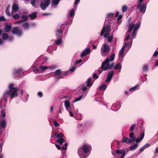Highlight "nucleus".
Returning a JSON list of instances; mask_svg holds the SVG:
<instances>
[{
	"label": "nucleus",
	"mask_w": 158,
	"mask_h": 158,
	"mask_svg": "<svg viewBox=\"0 0 158 158\" xmlns=\"http://www.w3.org/2000/svg\"><path fill=\"white\" fill-rule=\"evenodd\" d=\"M15 85L13 83L10 84L9 86V90H6L3 94L2 98L1 99L0 101L2 99L4 100V102L5 103H6L7 101L8 95H10V98L12 99L18 96L17 92L19 90V89L17 87H15Z\"/></svg>",
	"instance_id": "nucleus-1"
},
{
	"label": "nucleus",
	"mask_w": 158,
	"mask_h": 158,
	"mask_svg": "<svg viewBox=\"0 0 158 158\" xmlns=\"http://www.w3.org/2000/svg\"><path fill=\"white\" fill-rule=\"evenodd\" d=\"M91 146L89 144H84L78 149V153L81 158H86L89 156L88 153L91 151Z\"/></svg>",
	"instance_id": "nucleus-2"
},
{
	"label": "nucleus",
	"mask_w": 158,
	"mask_h": 158,
	"mask_svg": "<svg viewBox=\"0 0 158 158\" xmlns=\"http://www.w3.org/2000/svg\"><path fill=\"white\" fill-rule=\"evenodd\" d=\"M109 62L110 60L109 59H106L105 61L103 62L101 66V69H103V70L105 71L107 70L109 68L111 69L113 67L114 64L113 63H112L110 65V64H109Z\"/></svg>",
	"instance_id": "nucleus-3"
},
{
	"label": "nucleus",
	"mask_w": 158,
	"mask_h": 158,
	"mask_svg": "<svg viewBox=\"0 0 158 158\" xmlns=\"http://www.w3.org/2000/svg\"><path fill=\"white\" fill-rule=\"evenodd\" d=\"M23 70L21 69H19L15 70L13 74L15 78L18 79L21 78L23 74Z\"/></svg>",
	"instance_id": "nucleus-4"
},
{
	"label": "nucleus",
	"mask_w": 158,
	"mask_h": 158,
	"mask_svg": "<svg viewBox=\"0 0 158 158\" xmlns=\"http://www.w3.org/2000/svg\"><path fill=\"white\" fill-rule=\"evenodd\" d=\"M12 33L13 34L20 36L22 35V31L17 27H15L12 28Z\"/></svg>",
	"instance_id": "nucleus-5"
},
{
	"label": "nucleus",
	"mask_w": 158,
	"mask_h": 158,
	"mask_svg": "<svg viewBox=\"0 0 158 158\" xmlns=\"http://www.w3.org/2000/svg\"><path fill=\"white\" fill-rule=\"evenodd\" d=\"M110 48L108 45L106 44L102 45V47L101 49V52L102 56H104L105 54L107 53L108 52L110 51Z\"/></svg>",
	"instance_id": "nucleus-6"
},
{
	"label": "nucleus",
	"mask_w": 158,
	"mask_h": 158,
	"mask_svg": "<svg viewBox=\"0 0 158 158\" xmlns=\"http://www.w3.org/2000/svg\"><path fill=\"white\" fill-rule=\"evenodd\" d=\"M110 27L109 25H107L104 26L101 30L100 34L102 36L105 33H110Z\"/></svg>",
	"instance_id": "nucleus-7"
},
{
	"label": "nucleus",
	"mask_w": 158,
	"mask_h": 158,
	"mask_svg": "<svg viewBox=\"0 0 158 158\" xmlns=\"http://www.w3.org/2000/svg\"><path fill=\"white\" fill-rule=\"evenodd\" d=\"M137 8L139 9L140 11L143 14H144L146 8V4H143L141 5L140 3L137 4Z\"/></svg>",
	"instance_id": "nucleus-8"
},
{
	"label": "nucleus",
	"mask_w": 158,
	"mask_h": 158,
	"mask_svg": "<svg viewBox=\"0 0 158 158\" xmlns=\"http://www.w3.org/2000/svg\"><path fill=\"white\" fill-rule=\"evenodd\" d=\"M140 25V23L139 21H138L135 24V27L134 29L133 32L132 33V36L135 38L136 35V31L138 30L139 28Z\"/></svg>",
	"instance_id": "nucleus-9"
},
{
	"label": "nucleus",
	"mask_w": 158,
	"mask_h": 158,
	"mask_svg": "<svg viewBox=\"0 0 158 158\" xmlns=\"http://www.w3.org/2000/svg\"><path fill=\"white\" fill-rule=\"evenodd\" d=\"M113 75V71H111L110 72L107 74L106 81L107 82H110V81L112 78V77Z\"/></svg>",
	"instance_id": "nucleus-10"
},
{
	"label": "nucleus",
	"mask_w": 158,
	"mask_h": 158,
	"mask_svg": "<svg viewBox=\"0 0 158 158\" xmlns=\"http://www.w3.org/2000/svg\"><path fill=\"white\" fill-rule=\"evenodd\" d=\"M4 105H3L2 103V100L0 101V108L2 109L1 111V116H2L3 118L4 119L6 113L4 111H3V108L4 107Z\"/></svg>",
	"instance_id": "nucleus-11"
},
{
	"label": "nucleus",
	"mask_w": 158,
	"mask_h": 158,
	"mask_svg": "<svg viewBox=\"0 0 158 158\" xmlns=\"http://www.w3.org/2000/svg\"><path fill=\"white\" fill-rule=\"evenodd\" d=\"M63 31L61 28H60L59 29H57L56 32V36L57 38H60V35L62 36V38L63 37Z\"/></svg>",
	"instance_id": "nucleus-12"
},
{
	"label": "nucleus",
	"mask_w": 158,
	"mask_h": 158,
	"mask_svg": "<svg viewBox=\"0 0 158 158\" xmlns=\"http://www.w3.org/2000/svg\"><path fill=\"white\" fill-rule=\"evenodd\" d=\"M144 132L143 131L142 132L139 137L136 138L133 141L136 142L137 143H139V142L142 140L144 137Z\"/></svg>",
	"instance_id": "nucleus-13"
},
{
	"label": "nucleus",
	"mask_w": 158,
	"mask_h": 158,
	"mask_svg": "<svg viewBox=\"0 0 158 158\" xmlns=\"http://www.w3.org/2000/svg\"><path fill=\"white\" fill-rule=\"evenodd\" d=\"M12 27L10 24H6L5 25V28H4V31L6 32H9L12 29Z\"/></svg>",
	"instance_id": "nucleus-14"
},
{
	"label": "nucleus",
	"mask_w": 158,
	"mask_h": 158,
	"mask_svg": "<svg viewBox=\"0 0 158 158\" xmlns=\"http://www.w3.org/2000/svg\"><path fill=\"white\" fill-rule=\"evenodd\" d=\"M19 6L18 4L15 3H13L12 6V10L14 12H16L19 10Z\"/></svg>",
	"instance_id": "nucleus-15"
},
{
	"label": "nucleus",
	"mask_w": 158,
	"mask_h": 158,
	"mask_svg": "<svg viewBox=\"0 0 158 158\" xmlns=\"http://www.w3.org/2000/svg\"><path fill=\"white\" fill-rule=\"evenodd\" d=\"M37 13L36 11H34L32 12L31 14L29 15L28 16L30 17V19H34L37 17Z\"/></svg>",
	"instance_id": "nucleus-16"
},
{
	"label": "nucleus",
	"mask_w": 158,
	"mask_h": 158,
	"mask_svg": "<svg viewBox=\"0 0 158 158\" xmlns=\"http://www.w3.org/2000/svg\"><path fill=\"white\" fill-rule=\"evenodd\" d=\"M132 142V141L128 138L124 137L122 140V143H126L127 144L131 143Z\"/></svg>",
	"instance_id": "nucleus-17"
},
{
	"label": "nucleus",
	"mask_w": 158,
	"mask_h": 158,
	"mask_svg": "<svg viewBox=\"0 0 158 158\" xmlns=\"http://www.w3.org/2000/svg\"><path fill=\"white\" fill-rule=\"evenodd\" d=\"M91 77H89L88 78L86 81L87 86L90 87L92 85L93 83L91 82Z\"/></svg>",
	"instance_id": "nucleus-18"
},
{
	"label": "nucleus",
	"mask_w": 158,
	"mask_h": 158,
	"mask_svg": "<svg viewBox=\"0 0 158 158\" xmlns=\"http://www.w3.org/2000/svg\"><path fill=\"white\" fill-rule=\"evenodd\" d=\"M135 26V24L133 23H131L129 26V29L127 32V33H130L133 30V28Z\"/></svg>",
	"instance_id": "nucleus-19"
},
{
	"label": "nucleus",
	"mask_w": 158,
	"mask_h": 158,
	"mask_svg": "<svg viewBox=\"0 0 158 158\" xmlns=\"http://www.w3.org/2000/svg\"><path fill=\"white\" fill-rule=\"evenodd\" d=\"M138 147V145L137 144H135L129 147L130 150H133L135 149Z\"/></svg>",
	"instance_id": "nucleus-20"
},
{
	"label": "nucleus",
	"mask_w": 158,
	"mask_h": 158,
	"mask_svg": "<svg viewBox=\"0 0 158 158\" xmlns=\"http://www.w3.org/2000/svg\"><path fill=\"white\" fill-rule=\"evenodd\" d=\"M129 136L132 141L135 140V137L134 136V134L133 132H131L130 133Z\"/></svg>",
	"instance_id": "nucleus-21"
},
{
	"label": "nucleus",
	"mask_w": 158,
	"mask_h": 158,
	"mask_svg": "<svg viewBox=\"0 0 158 158\" xmlns=\"http://www.w3.org/2000/svg\"><path fill=\"white\" fill-rule=\"evenodd\" d=\"M8 38V35L7 33H3L2 35V38L3 40H7Z\"/></svg>",
	"instance_id": "nucleus-22"
},
{
	"label": "nucleus",
	"mask_w": 158,
	"mask_h": 158,
	"mask_svg": "<svg viewBox=\"0 0 158 158\" xmlns=\"http://www.w3.org/2000/svg\"><path fill=\"white\" fill-rule=\"evenodd\" d=\"M122 68V66L121 64L119 63H117L115 66L114 69L115 70H121Z\"/></svg>",
	"instance_id": "nucleus-23"
},
{
	"label": "nucleus",
	"mask_w": 158,
	"mask_h": 158,
	"mask_svg": "<svg viewBox=\"0 0 158 158\" xmlns=\"http://www.w3.org/2000/svg\"><path fill=\"white\" fill-rule=\"evenodd\" d=\"M58 40H57L56 42V43L57 45L60 44L62 42V40H61L62 39V36L61 35H60V38H58Z\"/></svg>",
	"instance_id": "nucleus-24"
},
{
	"label": "nucleus",
	"mask_w": 158,
	"mask_h": 158,
	"mask_svg": "<svg viewBox=\"0 0 158 158\" xmlns=\"http://www.w3.org/2000/svg\"><path fill=\"white\" fill-rule=\"evenodd\" d=\"M40 6L41 9L43 10H45L48 7L44 4V2H41Z\"/></svg>",
	"instance_id": "nucleus-25"
},
{
	"label": "nucleus",
	"mask_w": 158,
	"mask_h": 158,
	"mask_svg": "<svg viewBox=\"0 0 158 158\" xmlns=\"http://www.w3.org/2000/svg\"><path fill=\"white\" fill-rule=\"evenodd\" d=\"M64 105L66 109H67L68 107H69L70 106V102L68 100H66L64 102Z\"/></svg>",
	"instance_id": "nucleus-26"
},
{
	"label": "nucleus",
	"mask_w": 158,
	"mask_h": 158,
	"mask_svg": "<svg viewBox=\"0 0 158 158\" xmlns=\"http://www.w3.org/2000/svg\"><path fill=\"white\" fill-rule=\"evenodd\" d=\"M29 26V23L28 22L25 23L23 25V27L26 29L28 28Z\"/></svg>",
	"instance_id": "nucleus-27"
},
{
	"label": "nucleus",
	"mask_w": 158,
	"mask_h": 158,
	"mask_svg": "<svg viewBox=\"0 0 158 158\" xmlns=\"http://www.w3.org/2000/svg\"><path fill=\"white\" fill-rule=\"evenodd\" d=\"M39 68L40 69H41L42 71L43 72L48 69V67L46 66H42L40 65Z\"/></svg>",
	"instance_id": "nucleus-28"
},
{
	"label": "nucleus",
	"mask_w": 158,
	"mask_h": 158,
	"mask_svg": "<svg viewBox=\"0 0 158 158\" xmlns=\"http://www.w3.org/2000/svg\"><path fill=\"white\" fill-rule=\"evenodd\" d=\"M56 142L60 144H62L64 142V140L63 138H61L57 139Z\"/></svg>",
	"instance_id": "nucleus-29"
},
{
	"label": "nucleus",
	"mask_w": 158,
	"mask_h": 158,
	"mask_svg": "<svg viewBox=\"0 0 158 158\" xmlns=\"http://www.w3.org/2000/svg\"><path fill=\"white\" fill-rule=\"evenodd\" d=\"M139 87V85H135V86L133 87H132L131 88L129 89V91H133L135 90L137 88H138Z\"/></svg>",
	"instance_id": "nucleus-30"
},
{
	"label": "nucleus",
	"mask_w": 158,
	"mask_h": 158,
	"mask_svg": "<svg viewBox=\"0 0 158 158\" xmlns=\"http://www.w3.org/2000/svg\"><path fill=\"white\" fill-rule=\"evenodd\" d=\"M21 19H22V20L23 21V22L27 21L28 19V17L25 15L22 16H21Z\"/></svg>",
	"instance_id": "nucleus-31"
},
{
	"label": "nucleus",
	"mask_w": 158,
	"mask_h": 158,
	"mask_svg": "<svg viewBox=\"0 0 158 158\" xmlns=\"http://www.w3.org/2000/svg\"><path fill=\"white\" fill-rule=\"evenodd\" d=\"M69 71H67L65 72H61L60 75L63 78L64 76H66L69 74Z\"/></svg>",
	"instance_id": "nucleus-32"
},
{
	"label": "nucleus",
	"mask_w": 158,
	"mask_h": 158,
	"mask_svg": "<svg viewBox=\"0 0 158 158\" xmlns=\"http://www.w3.org/2000/svg\"><path fill=\"white\" fill-rule=\"evenodd\" d=\"M106 85L105 84L101 85L99 87V89L100 90H105L106 88Z\"/></svg>",
	"instance_id": "nucleus-33"
},
{
	"label": "nucleus",
	"mask_w": 158,
	"mask_h": 158,
	"mask_svg": "<svg viewBox=\"0 0 158 158\" xmlns=\"http://www.w3.org/2000/svg\"><path fill=\"white\" fill-rule=\"evenodd\" d=\"M61 72V69H58L55 72L54 74L56 75H60Z\"/></svg>",
	"instance_id": "nucleus-34"
},
{
	"label": "nucleus",
	"mask_w": 158,
	"mask_h": 158,
	"mask_svg": "<svg viewBox=\"0 0 158 158\" xmlns=\"http://www.w3.org/2000/svg\"><path fill=\"white\" fill-rule=\"evenodd\" d=\"M128 9V7L126 5H124L122 7V11L123 12H125Z\"/></svg>",
	"instance_id": "nucleus-35"
},
{
	"label": "nucleus",
	"mask_w": 158,
	"mask_h": 158,
	"mask_svg": "<svg viewBox=\"0 0 158 158\" xmlns=\"http://www.w3.org/2000/svg\"><path fill=\"white\" fill-rule=\"evenodd\" d=\"M136 124H133L130 127V131L132 132L134 130L135 128V127Z\"/></svg>",
	"instance_id": "nucleus-36"
},
{
	"label": "nucleus",
	"mask_w": 158,
	"mask_h": 158,
	"mask_svg": "<svg viewBox=\"0 0 158 158\" xmlns=\"http://www.w3.org/2000/svg\"><path fill=\"white\" fill-rule=\"evenodd\" d=\"M118 150H115V151H113L112 152V154L114 156V157H118L117 155L118 154V153H117V152Z\"/></svg>",
	"instance_id": "nucleus-37"
},
{
	"label": "nucleus",
	"mask_w": 158,
	"mask_h": 158,
	"mask_svg": "<svg viewBox=\"0 0 158 158\" xmlns=\"http://www.w3.org/2000/svg\"><path fill=\"white\" fill-rule=\"evenodd\" d=\"M44 3L45 6H48L50 3V0H46Z\"/></svg>",
	"instance_id": "nucleus-38"
},
{
	"label": "nucleus",
	"mask_w": 158,
	"mask_h": 158,
	"mask_svg": "<svg viewBox=\"0 0 158 158\" xmlns=\"http://www.w3.org/2000/svg\"><path fill=\"white\" fill-rule=\"evenodd\" d=\"M64 135L62 133H60L58 134L57 135L56 138H58L59 139L62 138L63 137Z\"/></svg>",
	"instance_id": "nucleus-39"
},
{
	"label": "nucleus",
	"mask_w": 158,
	"mask_h": 158,
	"mask_svg": "<svg viewBox=\"0 0 158 158\" xmlns=\"http://www.w3.org/2000/svg\"><path fill=\"white\" fill-rule=\"evenodd\" d=\"M33 71L36 74L39 73H41L40 70L38 68L35 69L33 70Z\"/></svg>",
	"instance_id": "nucleus-40"
},
{
	"label": "nucleus",
	"mask_w": 158,
	"mask_h": 158,
	"mask_svg": "<svg viewBox=\"0 0 158 158\" xmlns=\"http://www.w3.org/2000/svg\"><path fill=\"white\" fill-rule=\"evenodd\" d=\"M115 54L113 53L110 56V60L111 61H112L114 60L115 57Z\"/></svg>",
	"instance_id": "nucleus-41"
},
{
	"label": "nucleus",
	"mask_w": 158,
	"mask_h": 158,
	"mask_svg": "<svg viewBox=\"0 0 158 158\" xmlns=\"http://www.w3.org/2000/svg\"><path fill=\"white\" fill-rule=\"evenodd\" d=\"M125 47L126 46H124L122 48L121 50L119 52L120 55H123Z\"/></svg>",
	"instance_id": "nucleus-42"
},
{
	"label": "nucleus",
	"mask_w": 158,
	"mask_h": 158,
	"mask_svg": "<svg viewBox=\"0 0 158 158\" xmlns=\"http://www.w3.org/2000/svg\"><path fill=\"white\" fill-rule=\"evenodd\" d=\"M117 153H118V154H121L122 155H123L124 153H126L125 152V151L124 150H118L117 152Z\"/></svg>",
	"instance_id": "nucleus-43"
},
{
	"label": "nucleus",
	"mask_w": 158,
	"mask_h": 158,
	"mask_svg": "<svg viewBox=\"0 0 158 158\" xmlns=\"http://www.w3.org/2000/svg\"><path fill=\"white\" fill-rule=\"evenodd\" d=\"M75 13L74 10L73 9L71 10V11L69 15L70 17L73 16L74 15Z\"/></svg>",
	"instance_id": "nucleus-44"
},
{
	"label": "nucleus",
	"mask_w": 158,
	"mask_h": 158,
	"mask_svg": "<svg viewBox=\"0 0 158 158\" xmlns=\"http://www.w3.org/2000/svg\"><path fill=\"white\" fill-rule=\"evenodd\" d=\"M13 17L15 19H19L20 17V16L18 14H16L13 16Z\"/></svg>",
	"instance_id": "nucleus-45"
},
{
	"label": "nucleus",
	"mask_w": 158,
	"mask_h": 158,
	"mask_svg": "<svg viewBox=\"0 0 158 158\" xmlns=\"http://www.w3.org/2000/svg\"><path fill=\"white\" fill-rule=\"evenodd\" d=\"M82 97H83V95H81V96H80L79 97L77 98H76L75 99L74 102L80 101V100H81V99Z\"/></svg>",
	"instance_id": "nucleus-46"
},
{
	"label": "nucleus",
	"mask_w": 158,
	"mask_h": 158,
	"mask_svg": "<svg viewBox=\"0 0 158 158\" xmlns=\"http://www.w3.org/2000/svg\"><path fill=\"white\" fill-rule=\"evenodd\" d=\"M128 33L127 32L126 33L127 36L125 39V41H127L130 38V35L128 34Z\"/></svg>",
	"instance_id": "nucleus-47"
},
{
	"label": "nucleus",
	"mask_w": 158,
	"mask_h": 158,
	"mask_svg": "<svg viewBox=\"0 0 158 158\" xmlns=\"http://www.w3.org/2000/svg\"><path fill=\"white\" fill-rule=\"evenodd\" d=\"M148 69V67L147 65H145L143 68V71L146 72L147 71Z\"/></svg>",
	"instance_id": "nucleus-48"
},
{
	"label": "nucleus",
	"mask_w": 158,
	"mask_h": 158,
	"mask_svg": "<svg viewBox=\"0 0 158 158\" xmlns=\"http://www.w3.org/2000/svg\"><path fill=\"white\" fill-rule=\"evenodd\" d=\"M6 13L8 16H10V12L8 10V6H7L6 10Z\"/></svg>",
	"instance_id": "nucleus-49"
},
{
	"label": "nucleus",
	"mask_w": 158,
	"mask_h": 158,
	"mask_svg": "<svg viewBox=\"0 0 158 158\" xmlns=\"http://www.w3.org/2000/svg\"><path fill=\"white\" fill-rule=\"evenodd\" d=\"M85 53H87V54H89L90 52V49L89 48H87L84 51Z\"/></svg>",
	"instance_id": "nucleus-50"
},
{
	"label": "nucleus",
	"mask_w": 158,
	"mask_h": 158,
	"mask_svg": "<svg viewBox=\"0 0 158 158\" xmlns=\"http://www.w3.org/2000/svg\"><path fill=\"white\" fill-rule=\"evenodd\" d=\"M114 15V14L113 13H110L107 15V17L108 18H112Z\"/></svg>",
	"instance_id": "nucleus-51"
},
{
	"label": "nucleus",
	"mask_w": 158,
	"mask_h": 158,
	"mask_svg": "<svg viewBox=\"0 0 158 158\" xmlns=\"http://www.w3.org/2000/svg\"><path fill=\"white\" fill-rule=\"evenodd\" d=\"M53 122L54 125L55 127H57L59 126L58 123H57L56 120H53Z\"/></svg>",
	"instance_id": "nucleus-52"
},
{
	"label": "nucleus",
	"mask_w": 158,
	"mask_h": 158,
	"mask_svg": "<svg viewBox=\"0 0 158 158\" xmlns=\"http://www.w3.org/2000/svg\"><path fill=\"white\" fill-rule=\"evenodd\" d=\"M76 68L75 67H73L71 68V69L69 70V72H73L74 70L76 69Z\"/></svg>",
	"instance_id": "nucleus-53"
},
{
	"label": "nucleus",
	"mask_w": 158,
	"mask_h": 158,
	"mask_svg": "<svg viewBox=\"0 0 158 158\" xmlns=\"http://www.w3.org/2000/svg\"><path fill=\"white\" fill-rule=\"evenodd\" d=\"M87 54V53H85L84 52H83L81 53V57H83L84 56H85Z\"/></svg>",
	"instance_id": "nucleus-54"
},
{
	"label": "nucleus",
	"mask_w": 158,
	"mask_h": 158,
	"mask_svg": "<svg viewBox=\"0 0 158 158\" xmlns=\"http://www.w3.org/2000/svg\"><path fill=\"white\" fill-rule=\"evenodd\" d=\"M98 76L97 75V74L96 73H94V75H93V77L95 79H97L98 78Z\"/></svg>",
	"instance_id": "nucleus-55"
},
{
	"label": "nucleus",
	"mask_w": 158,
	"mask_h": 158,
	"mask_svg": "<svg viewBox=\"0 0 158 158\" xmlns=\"http://www.w3.org/2000/svg\"><path fill=\"white\" fill-rule=\"evenodd\" d=\"M145 149V148L143 146L142 148H141L139 149V153H140L141 152H143Z\"/></svg>",
	"instance_id": "nucleus-56"
},
{
	"label": "nucleus",
	"mask_w": 158,
	"mask_h": 158,
	"mask_svg": "<svg viewBox=\"0 0 158 158\" xmlns=\"http://www.w3.org/2000/svg\"><path fill=\"white\" fill-rule=\"evenodd\" d=\"M6 20V19L3 16L0 17V22L4 21Z\"/></svg>",
	"instance_id": "nucleus-57"
},
{
	"label": "nucleus",
	"mask_w": 158,
	"mask_h": 158,
	"mask_svg": "<svg viewBox=\"0 0 158 158\" xmlns=\"http://www.w3.org/2000/svg\"><path fill=\"white\" fill-rule=\"evenodd\" d=\"M38 95L41 98L43 96V94L41 92H39L38 93Z\"/></svg>",
	"instance_id": "nucleus-58"
},
{
	"label": "nucleus",
	"mask_w": 158,
	"mask_h": 158,
	"mask_svg": "<svg viewBox=\"0 0 158 158\" xmlns=\"http://www.w3.org/2000/svg\"><path fill=\"white\" fill-rule=\"evenodd\" d=\"M150 145L149 143H147L143 146V147L145 149V148L149 147Z\"/></svg>",
	"instance_id": "nucleus-59"
},
{
	"label": "nucleus",
	"mask_w": 158,
	"mask_h": 158,
	"mask_svg": "<svg viewBox=\"0 0 158 158\" xmlns=\"http://www.w3.org/2000/svg\"><path fill=\"white\" fill-rule=\"evenodd\" d=\"M113 37L112 36L109 37L108 39V41L109 42H111L113 40Z\"/></svg>",
	"instance_id": "nucleus-60"
},
{
	"label": "nucleus",
	"mask_w": 158,
	"mask_h": 158,
	"mask_svg": "<svg viewBox=\"0 0 158 158\" xmlns=\"http://www.w3.org/2000/svg\"><path fill=\"white\" fill-rule=\"evenodd\" d=\"M32 0V1L31 2V4L33 6L35 5V3L36 2V0Z\"/></svg>",
	"instance_id": "nucleus-61"
},
{
	"label": "nucleus",
	"mask_w": 158,
	"mask_h": 158,
	"mask_svg": "<svg viewBox=\"0 0 158 158\" xmlns=\"http://www.w3.org/2000/svg\"><path fill=\"white\" fill-rule=\"evenodd\" d=\"M55 146L58 149L60 150L61 149V147L59 145L57 144H56L55 145Z\"/></svg>",
	"instance_id": "nucleus-62"
},
{
	"label": "nucleus",
	"mask_w": 158,
	"mask_h": 158,
	"mask_svg": "<svg viewBox=\"0 0 158 158\" xmlns=\"http://www.w3.org/2000/svg\"><path fill=\"white\" fill-rule=\"evenodd\" d=\"M158 54V51H156L154 53L153 56V57H155Z\"/></svg>",
	"instance_id": "nucleus-63"
},
{
	"label": "nucleus",
	"mask_w": 158,
	"mask_h": 158,
	"mask_svg": "<svg viewBox=\"0 0 158 158\" xmlns=\"http://www.w3.org/2000/svg\"><path fill=\"white\" fill-rule=\"evenodd\" d=\"M109 33H105V34L104 35V37L105 38L107 37L109 35Z\"/></svg>",
	"instance_id": "nucleus-64"
}]
</instances>
